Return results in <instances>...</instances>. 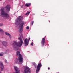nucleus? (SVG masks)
<instances>
[{
  "instance_id": "39448f33",
  "label": "nucleus",
  "mask_w": 73,
  "mask_h": 73,
  "mask_svg": "<svg viewBox=\"0 0 73 73\" xmlns=\"http://www.w3.org/2000/svg\"><path fill=\"white\" fill-rule=\"evenodd\" d=\"M42 66V65H41V62H39L37 67V69L36 73H38V72L40 71V68H41Z\"/></svg>"
},
{
  "instance_id": "ddd939ff",
  "label": "nucleus",
  "mask_w": 73,
  "mask_h": 73,
  "mask_svg": "<svg viewBox=\"0 0 73 73\" xmlns=\"http://www.w3.org/2000/svg\"><path fill=\"white\" fill-rule=\"evenodd\" d=\"M5 34L6 35H7V36H9L10 37V38L11 39V35H10V34H9L7 32H5Z\"/></svg>"
},
{
  "instance_id": "4468645a",
  "label": "nucleus",
  "mask_w": 73,
  "mask_h": 73,
  "mask_svg": "<svg viewBox=\"0 0 73 73\" xmlns=\"http://www.w3.org/2000/svg\"><path fill=\"white\" fill-rule=\"evenodd\" d=\"M33 65L35 68H36L37 67V66L36 65V64L35 63H33Z\"/></svg>"
},
{
  "instance_id": "0eeeda50",
  "label": "nucleus",
  "mask_w": 73,
  "mask_h": 73,
  "mask_svg": "<svg viewBox=\"0 0 73 73\" xmlns=\"http://www.w3.org/2000/svg\"><path fill=\"white\" fill-rule=\"evenodd\" d=\"M24 73H31V70L28 67H26L25 69L24 70Z\"/></svg>"
},
{
  "instance_id": "393cba45",
  "label": "nucleus",
  "mask_w": 73,
  "mask_h": 73,
  "mask_svg": "<svg viewBox=\"0 0 73 73\" xmlns=\"http://www.w3.org/2000/svg\"><path fill=\"white\" fill-rule=\"evenodd\" d=\"M21 8H23V6H21Z\"/></svg>"
},
{
  "instance_id": "412c9836",
  "label": "nucleus",
  "mask_w": 73,
  "mask_h": 73,
  "mask_svg": "<svg viewBox=\"0 0 73 73\" xmlns=\"http://www.w3.org/2000/svg\"><path fill=\"white\" fill-rule=\"evenodd\" d=\"M3 24L2 23H0V26H3Z\"/></svg>"
},
{
  "instance_id": "9b49d317",
  "label": "nucleus",
  "mask_w": 73,
  "mask_h": 73,
  "mask_svg": "<svg viewBox=\"0 0 73 73\" xmlns=\"http://www.w3.org/2000/svg\"><path fill=\"white\" fill-rule=\"evenodd\" d=\"M2 44L3 45L5 46V47L7 46L8 45H7V42L6 41H3L2 42Z\"/></svg>"
},
{
  "instance_id": "f03ea898",
  "label": "nucleus",
  "mask_w": 73,
  "mask_h": 73,
  "mask_svg": "<svg viewBox=\"0 0 73 73\" xmlns=\"http://www.w3.org/2000/svg\"><path fill=\"white\" fill-rule=\"evenodd\" d=\"M16 55L19 57L18 58H17L15 60V62L16 64H22V63L23 62V58L22 57V56L20 54V51H18L16 52Z\"/></svg>"
},
{
  "instance_id": "f257e3e1",
  "label": "nucleus",
  "mask_w": 73,
  "mask_h": 73,
  "mask_svg": "<svg viewBox=\"0 0 73 73\" xmlns=\"http://www.w3.org/2000/svg\"><path fill=\"white\" fill-rule=\"evenodd\" d=\"M21 20H23V16H20L17 18V19L15 23V24H16V25H18L19 24V31L20 33H22L23 29V25H24V22L23 21L20 22V21H21Z\"/></svg>"
},
{
  "instance_id": "7ed1b4c3",
  "label": "nucleus",
  "mask_w": 73,
  "mask_h": 73,
  "mask_svg": "<svg viewBox=\"0 0 73 73\" xmlns=\"http://www.w3.org/2000/svg\"><path fill=\"white\" fill-rule=\"evenodd\" d=\"M18 40H20V41L18 42V43L17 42L15 41H14L12 44L14 46H17L16 47H14V49L15 50H17L18 48L17 46H19V47H21L22 46L23 44V40H22V38L21 37H19L18 38Z\"/></svg>"
},
{
  "instance_id": "a211bd4d",
  "label": "nucleus",
  "mask_w": 73,
  "mask_h": 73,
  "mask_svg": "<svg viewBox=\"0 0 73 73\" xmlns=\"http://www.w3.org/2000/svg\"><path fill=\"white\" fill-rule=\"evenodd\" d=\"M33 23H34V21H32V22H31V24L32 25L33 24Z\"/></svg>"
},
{
  "instance_id": "9d476101",
  "label": "nucleus",
  "mask_w": 73,
  "mask_h": 73,
  "mask_svg": "<svg viewBox=\"0 0 73 73\" xmlns=\"http://www.w3.org/2000/svg\"><path fill=\"white\" fill-rule=\"evenodd\" d=\"M5 8L7 11H10V6L9 5H7L5 7Z\"/></svg>"
},
{
  "instance_id": "423d86ee",
  "label": "nucleus",
  "mask_w": 73,
  "mask_h": 73,
  "mask_svg": "<svg viewBox=\"0 0 73 73\" xmlns=\"http://www.w3.org/2000/svg\"><path fill=\"white\" fill-rule=\"evenodd\" d=\"M31 38L30 37L29 38V40H28V39L26 38L24 40V43L25 45V46H27L29 44V41L30 40Z\"/></svg>"
},
{
  "instance_id": "1a4fd4ad",
  "label": "nucleus",
  "mask_w": 73,
  "mask_h": 73,
  "mask_svg": "<svg viewBox=\"0 0 73 73\" xmlns=\"http://www.w3.org/2000/svg\"><path fill=\"white\" fill-rule=\"evenodd\" d=\"M0 69H1V70H3L4 69V65L3 62H0Z\"/></svg>"
},
{
  "instance_id": "f3484780",
  "label": "nucleus",
  "mask_w": 73,
  "mask_h": 73,
  "mask_svg": "<svg viewBox=\"0 0 73 73\" xmlns=\"http://www.w3.org/2000/svg\"><path fill=\"white\" fill-rule=\"evenodd\" d=\"M4 54V53H1L0 54V56H3Z\"/></svg>"
},
{
  "instance_id": "b1692460",
  "label": "nucleus",
  "mask_w": 73,
  "mask_h": 73,
  "mask_svg": "<svg viewBox=\"0 0 73 73\" xmlns=\"http://www.w3.org/2000/svg\"><path fill=\"white\" fill-rule=\"evenodd\" d=\"M48 69L49 70L50 69V68L49 67L48 68Z\"/></svg>"
},
{
  "instance_id": "aec40b11",
  "label": "nucleus",
  "mask_w": 73,
  "mask_h": 73,
  "mask_svg": "<svg viewBox=\"0 0 73 73\" xmlns=\"http://www.w3.org/2000/svg\"><path fill=\"white\" fill-rule=\"evenodd\" d=\"M5 63H6V64H8V62L7 61V60H5Z\"/></svg>"
},
{
  "instance_id": "f8f14e48",
  "label": "nucleus",
  "mask_w": 73,
  "mask_h": 73,
  "mask_svg": "<svg viewBox=\"0 0 73 73\" xmlns=\"http://www.w3.org/2000/svg\"><path fill=\"white\" fill-rule=\"evenodd\" d=\"M31 5V3H26L25 5V6L26 7H30Z\"/></svg>"
},
{
  "instance_id": "a878e982",
  "label": "nucleus",
  "mask_w": 73,
  "mask_h": 73,
  "mask_svg": "<svg viewBox=\"0 0 73 73\" xmlns=\"http://www.w3.org/2000/svg\"><path fill=\"white\" fill-rule=\"evenodd\" d=\"M0 73H2L1 72H0Z\"/></svg>"
},
{
  "instance_id": "5701e85b",
  "label": "nucleus",
  "mask_w": 73,
  "mask_h": 73,
  "mask_svg": "<svg viewBox=\"0 0 73 73\" xmlns=\"http://www.w3.org/2000/svg\"><path fill=\"white\" fill-rule=\"evenodd\" d=\"M31 45H33V42H32L31 43Z\"/></svg>"
},
{
  "instance_id": "6e6552de",
  "label": "nucleus",
  "mask_w": 73,
  "mask_h": 73,
  "mask_svg": "<svg viewBox=\"0 0 73 73\" xmlns=\"http://www.w3.org/2000/svg\"><path fill=\"white\" fill-rule=\"evenodd\" d=\"M45 38H42V41H41V46L42 47L44 46V45H45Z\"/></svg>"
},
{
  "instance_id": "2eb2a0df",
  "label": "nucleus",
  "mask_w": 73,
  "mask_h": 73,
  "mask_svg": "<svg viewBox=\"0 0 73 73\" xmlns=\"http://www.w3.org/2000/svg\"><path fill=\"white\" fill-rule=\"evenodd\" d=\"M19 36L21 37H23V35L21 33H20L19 34Z\"/></svg>"
},
{
  "instance_id": "20e7f679",
  "label": "nucleus",
  "mask_w": 73,
  "mask_h": 73,
  "mask_svg": "<svg viewBox=\"0 0 73 73\" xmlns=\"http://www.w3.org/2000/svg\"><path fill=\"white\" fill-rule=\"evenodd\" d=\"M1 12L2 16L3 17H4L6 18H8V19H9L8 18H9L11 19V17H9L8 14L4 12V8H2L1 9Z\"/></svg>"
},
{
  "instance_id": "dca6fc26",
  "label": "nucleus",
  "mask_w": 73,
  "mask_h": 73,
  "mask_svg": "<svg viewBox=\"0 0 73 73\" xmlns=\"http://www.w3.org/2000/svg\"><path fill=\"white\" fill-rule=\"evenodd\" d=\"M29 13H30V12L29 11H27L25 15H29Z\"/></svg>"
},
{
  "instance_id": "4be33fe9",
  "label": "nucleus",
  "mask_w": 73,
  "mask_h": 73,
  "mask_svg": "<svg viewBox=\"0 0 73 73\" xmlns=\"http://www.w3.org/2000/svg\"><path fill=\"white\" fill-rule=\"evenodd\" d=\"M29 27L27 26L26 27V29H29Z\"/></svg>"
},
{
  "instance_id": "6ab92c4d",
  "label": "nucleus",
  "mask_w": 73,
  "mask_h": 73,
  "mask_svg": "<svg viewBox=\"0 0 73 73\" xmlns=\"http://www.w3.org/2000/svg\"><path fill=\"white\" fill-rule=\"evenodd\" d=\"M3 32V30L1 29H0V32Z\"/></svg>"
}]
</instances>
